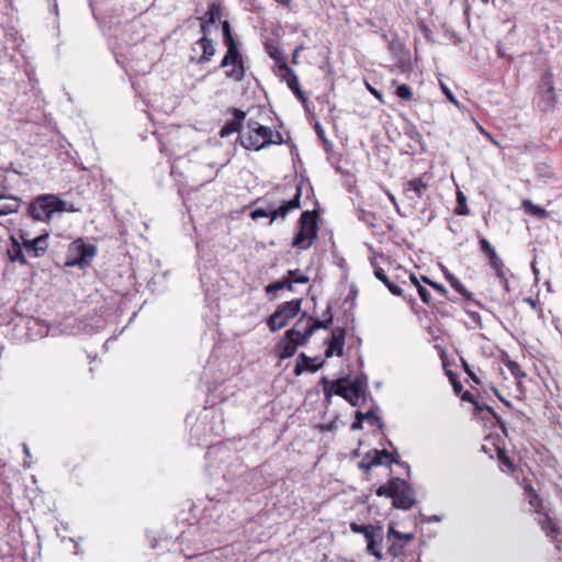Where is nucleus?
Here are the masks:
<instances>
[{
  "label": "nucleus",
  "instance_id": "nucleus-14",
  "mask_svg": "<svg viewBox=\"0 0 562 562\" xmlns=\"http://www.w3.org/2000/svg\"><path fill=\"white\" fill-rule=\"evenodd\" d=\"M428 189V183L424 181L423 177L414 178L407 181L404 186V195L407 200L417 203Z\"/></svg>",
  "mask_w": 562,
  "mask_h": 562
},
{
  "label": "nucleus",
  "instance_id": "nucleus-41",
  "mask_svg": "<svg viewBox=\"0 0 562 562\" xmlns=\"http://www.w3.org/2000/svg\"><path fill=\"white\" fill-rule=\"evenodd\" d=\"M440 88H441V91L443 92V94L447 97V99L456 106H459V102L456 99L454 94L443 82H440Z\"/></svg>",
  "mask_w": 562,
  "mask_h": 562
},
{
  "label": "nucleus",
  "instance_id": "nucleus-11",
  "mask_svg": "<svg viewBox=\"0 0 562 562\" xmlns=\"http://www.w3.org/2000/svg\"><path fill=\"white\" fill-rule=\"evenodd\" d=\"M321 383L323 385L325 401L326 403H330L333 394L345 398L352 382L349 378H341L335 381H329L326 376H324L322 378Z\"/></svg>",
  "mask_w": 562,
  "mask_h": 562
},
{
  "label": "nucleus",
  "instance_id": "nucleus-2",
  "mask_svg": "<svg viewBox=\"0 0 562 562\" xmlns=\"http://www.w3.org/2000/svg\"><path fill=\"white\" fill-rule=\"evenodd\" d=\"M222 32L223 41L227 47V52L223 57L220 67L225 68L232 65L233 68L226 71V77L234 81H241L245 77L244 61L237 43L232 34L231 24L228 21H224L222 23Z\"/></svg>",
  "mask_w": 562,
  "mask_h": 562
},
{
  "label": "nucleus",
  "instance_id": "nucleus-24",
  "mask_svg": "<svg viewBox=\"0 0 562 562\" xmlns=\"http://www.w3.org/2000/svg\"><path fill=\"white\" fill-rule=\"evenodd\" d=\"M20 205L21 200L19 198L0 195V216L18 212Z\"/></svg>",
  "mask_w": 562,
  "mask_h": 562
},
{
  "label": "nucleus",
  "instance_id": "nucleus-43",
  "mask_svg": "<svg viewBox=\"0 0 562 562\" xmlns=\"http://www.w3.org/2000/svg\"><path fill=\"white\" fill-rule=\"evenodd\" d=\"M359 218L371 228L375 226V224H374L375 216L370 212H362L361 215L359 216Z\"/></svg>",
  "mask_w": 562,
  "mask_h": 562
},
{
  "label": "nucleus",
  "instance_id": "nucleus-31",
  "mask_svg": "<svg viewBox=\"0 0 562 562\" xmlns=\"http://www.w3.org/2000/svg\"><path fill=\"white\" fill-rule=\"evenodd\" d=\"M457 202L458 206L456 207V213L459 215H468L469 207L467 205V198L461 191L457 193Z\"/></svg>",
  "mask_w": 562,
  "mask_h": 562
},
{
  "label": "nucleus",
  "instance_id": "nucleus-35",
  "mask_svg": "<svg viewBox=\"0 0 562 562\" xmlns=\"http://www.w3.org/2000/svg\"><path fill=\"white\" fill-rule=\"evenodd\" d=\"M278 69H279V75L282 77V79L286 82V86L289 85L290 82V72L292 75H296L294 72V70L292 68L289 67V65L286 64V61H282L279 66H278Z\"/></svg>",
  "mask_w": 562,
  "mask_h": 562
},
{
  "label": "nucleus",
  "instance_id": "nucleus-29",
  "mask_svg": "<svg viewBox=\"0 0 562 562\" xmlns=\"http://www.w3.org/2000/svg\"><path fill=\"white\" fill-rule=\"evenodd\" d=\"M206 15H207V21H205L204 19H201V24L202 23H205L206 24V27L209 26V24H214L221 16V9L218 5L216 4H211V7L209 8L207 12H206Z\"/></svg>",
  "mask_w": 562,
  "mask_h": 562
},
{
  "label": "nucleus",
  "instance_id": "nucleus-40",
  "mask_svg": "<svg viewBox=\"0 0 562 562\" xmlns=\"http://www.w3.org/2000/svg\"><path fill=\"white\" fill-rule=\"evenodd\" d=\"M373 525H358L356 522L350 524V530L355 533H362L363 536L369 533Z\"/></svg>",
  "mask_w": 562,
  "mask_h": 562
},
{
  "label": "nucleus",
  "instance_id": "nucleus-39",
  "mask_svg": "<svg viewBox=\"0 0 562 562\" xmlns=\"http://www.w3.org/2000/svg\"><path fill=\"white\" fill-rule=\"evenodd\" d=\"M366 420L371 425H376L379 428H383L382 419L374 413L373 409L366 413Z\"/></svg>",
  "mask_w": 562,
  "mask_h": 562
},
{
  "label": "nucleus",
  "instance_id": "nucleus-15",
  "mask_svg": "<svg viewBox=\"0 0 562 562\" xmlns=\"http://www.w3.org/2000/svg\"><path fill=\"white\" fill-rule=\"evenodd\" d=\"M296 273L297 271H289L288 277L278 280L277 282L268 284L266 286V292L269 294L283 289L292 290L294 283L305 284L308 282V278L305 276H300V279H293V276Z\"/></svg>",
  "mask_w": 562,
  "mask_h": 562
},
{
  "label": "nucleus",
  "instance_id": "nucleus-50",
  "mask_svg": "<svg viewBox=\"0 0 562 562\" xmlns=\"http://www.w3.org/2000/svg\"><path fill=\"white\" fill-rule=\"evenodd\" d=\"M386 195L391 203L394 205L396 212L400 213V206L397 204L396 198L390 191H386Z\"/></svg>",
  "mask_w": 562,
  "mask_h": 562
},
{
  "label": "nucleus",
  "instance_id": "nucleus-56",
  "mask_svg": "<svg viewBox=\"0 0 562 562\" xmlns=\"http://www.w3.org/2000/svg\"><path fill=\"white\" fill-rule=\"evenodd\" d=\"M356 419L357 420H360L361 423H363V420H366V413H362L360 411H357L356 412Z\"/></svg>",
  "mask_w": 562,
  "mask_h": 562
},
{
  "label": "nucleus",
  "instance_id": "nucleus-47",
  "mask_svg": "<svg viewBox=\"0 0 562 562\" xmlns=\"http://www.w3.org/2000/svg\"><path fill=\"white\" fill-rule=\"evenodd\" d=\"M479 244H480L481 251H482L483 254H487L491 249H493V248H494V247L490 244V241H488L486 238H484V237H482V238L480 239Z\"/></svg>",
  "mask_w": 562,
  "mask_h": 562
},
{
  "label": "nucleus",
  "instance_id": "nucleus-19",
  "mask_svg": "<svg viewBox=\"0 0 562 562\" xmlns=\"http://www.w3.org/2000/svg\"><path fill=\"white\" fill-rule=\"evenodd\" d=\"M232 112L234 114V119L226 122L225 125L220 131L221 137H226L233 133L239 132L243 122L246 117V113L239 109H232Z\"/></svg>",
  "mask_w": 562,
  "mask_h": 562
},
{
  "label": "nucleus",
  "instance_id": "nucleus-27",
  "mask_svg": "<svg viewBox=\"0 0 562 562\" xmlns=\"http://www.w3.org/2000/svg\"><path fill=\"white\" fill-rule=\"evenodd\" d=\"M290 82L288 85L289 89L293 91V93L302 101V103H306L307 99L304 92L301 90L299 78L296 75H292L290 72Z\"/></svg>",
  "mask_w": 562,
  "mask_h": 562
},
{
  "label": "nucleus",
  "instance_id": "nucleus-4",
  "mask_svg": "<svg viewBox=\"0 0 562 562\" xmlns=\"http://www.w3.org/2000/svg\"><path fill=\"white\" fill-rule=\"evenodd\" d=\"M300 229L293 238L292 246L299 249H307L317 237V215L315 212L305 211L301 214Z\"/></svg>",
  "mask_w": 562,
  "mask_h": 562
},
{
  "label": "nucleus",
  "instance_id": "nucleus-61",
  "mask_svg": "<svg viewBox=\"0 0 562 562\" xmlns=\"http://www.w3.org/2000/svg\"><path fill=\"white\" fill-rule=\"evenodd\" d=\"M445 276H446V279L449 281V283L451 284V279H457L452 273H450L449 271H445Z\"/></svg>",
  "mask_w": 562,
  "mask_h": 562
},
{
  "label": "nucleus",
  "instance_id": "nucleus-46",
  "mask_svg": "<svg viewBox=\"0 0 562 562\" xmlns=\"http://www.w3.org/2000/svg\"><path fill=\"white\" fill-rule=\"evenodd\" d=\"M417 292L424 303L428 304L430 302V293L426 288L418 285Z\"/></svg>",
  "mask_w": 562,
  "mask_h": 562
},
{
  "label": "nucleus",
  "instance_id": "nucleus-26",
  "mask_svg": "<svg viewBox=\"0 0 562 562\" xmlns=\"http://www.w3.org/2000/svg\"><path fill=\"white\" fill-rule=\"evenodd\" d=\"M526 498L529 505L535 509V513H542L546 507L543 506L541 497L531 485L525 486Z\"/></svg>",
  "mask_w": 562,
  "mask_h": 562
},
{
  "label": "nucleus",
  "instance_id": "nucleus-33",
  "mask_svg": "<svg viewBox=\"0 0 562 562\" xmlns=\"http://www.w3.org/2000/svg\"><path fill=\"white\" fill-rule=\"evenodd\" d=\"M266 49H267L268 55L278 64V66L282 61H285L282 53L280 52V49L277 46H274L272 44H267Z\"/></svg>",
  "mask_w": 562,
  "mask_h": 562
},
{
  "label": "nucleus",
  "instance_id": "nucleus-17",
  "mask_svg": "<svg viewBox=\"0 0 562 562\" xmlns=\"http://www.w3.org/2000/svg\"><path fill=\"white\" fill-rule=\"evenodd\" d=\"M202 37L196 42V45L202 49V55L199 57V64L209 63L212 57L215 55V47L213 45L212 40L209 38L206 32V24H201Z\"/></svg>",
  "mask_w": 562,
  "mask_h": 562
},
{
  "label": "nucleus",
  "instance_id": "nucleus-44",
  "mask_svg": "<svg viewBox=\"0 0 562 562\" xmlns=\"http://www.w3.org/2000/svg\"><path fill=\"white\" fill-rule=\"evenodd\" d=\"M370 458H371V453H367L358 464L359 468L366 472L370 471L373 468V464H371Z\"/></svg>",
  "mask_w": 562,
  "mask_h": 562
},
{
  "label": "nucleus",
  "instance_id": "nucleus-64",
  "mask_svg": "<svg viewBox=\"0 0 562 562\" xmlns=\"http://www.w3.org/2000/svg\"><path fill=\"white\" fill-rule=\"evenodd\" d=\"M324 428L326 430H334V429H336V426L333 423H330L329 425L325 426Z\"/></svg>",
  "mask_w": 562,
  "mask_h": 562
},
{
  "label": "nucleus",
  "instance_id": "nucleus-23",
  "mask_svg": "<svg viewBox=\"0 0 562 562\" xmlns=\"http://www.w3.org/2000/svg\"><path fill=\"white\" fill-rule=\"evenodd\" d=\"M345 400L352 406H358L360 401L364 400V390L358 379L352 381Z\"/></svg>",
  "mask_w": 562,
  "mask_h": 562
},
{
  "label": "nucleus",
  "instance_id": "nucleus-48",
  "mask_svg": "<svg viewBox=\"0 0 562 562\" xmlns=\"http://www.w3.org/2000/svg\"><path fill=\"white\" fill-rule=\"evenodd\" d=\"M496 278L498 279L499 281V284L506 290V291H509V286H508V280L505 276V272L504 270L501 271V274H496Z\"/></svg>",
  "mask_w": 562,
  "mask_h": 562
},
{
  "label": "nucleus",
  "instance_id": "nucleus-60",
  "mask_svg": "<svg viewBox=\"0 0 562 562\" xmlns=\"http://www.w3.org/2000/svg\"><path fill=\"white\" fill-rule=\"evenodd\" d=\"M372 94H374L379 100H382V93L376 89L370 88Z\"/></svg>",
  "mask_w": 562,
  "mask_h": 562
},
{
  "label": "nucleus",
  "instance_id": "nucleus-8",
  "mask_svg": "<svg viewBox=\"0 0 562 562\" xmlns=\"http://www.w3.org/2000/svg\"><path fill=\"white\" fill-rule=\"evenodd\" d=\"M95 254L97 248L94 245L85 244L82 240L78 239L74 241L69 248L66 266L80 268L87 267Z\"/></svg>",
  "mask_w": 562,
  "mask_h": 562
},
{
  "label": "nucleus",
  "instance_id": "nucleus-49",
  "mask_svg": "<svg viewBox=\"0 0 562 562\" xmlns=\"http://www.w3.org/2000/svg\"><path fill=\"white\" fill-rule=\"evenodd\" d=\"M430 286L434 288L436 291H438L442 295L447 294V289L442 284L434 282V283H430Z\"/></svg>",
  "mask_w": 562,
  "mask_h": 562
},
{
  "label": "nucleus",
  "instance_id": "nucleus-25",
  "mask_svg": "<svg viewBox=\"0 0 562 562\" xmlns=\"http://www.w3.org/2000/svg\"><path fill=\"white\" fill-rule=\"evenodd\" d=\"M11 241H12V246L11 248L8 250V256H9V259L12 261V262H19L23 266L27 265V260L23 254V250H22V247H21V244L20 241L18 240V238L15 237H11Z\"/></svg>",
  "mask_w": 562,
  "mask_h": 562
},
{
  "label": "nucleus",
  "instance_id": "nucleus-59",
  "mask_svg": "<svg viewBox=\"0 0 562 562\" xmlns=\"http://www.w3.org/2000/svg\"><path fill=\"white\" fill-rule=\"evenodd\" d=\"M409 279H411L412 283H413L416 288H418V285H420V283H419V281H418L417 277H416L414 273H412V274H411Z\"/></svg>",
  "mask_w": 562,
  "mask_h": 562
},
{
  "label": "nucleus",
  "instance_id": "nucleus-58",
  "mask_svg": "<svg viewBox=\"0 0 562 562\" xmlns=\"http://www.w3.org/2000/svg\"><path fill=\"white\" fill-rule=\"evenodd\" d=\"M351 428L353 430H358V429H361L362 428V423L360 420H355L353 424L351 425Z\"/></svg>",
  "mask_w": 562,
  "mask_h": 562
},
{
  "label": "nucleus",
  "instance_id": "nucleus-20",
  "mask_svg": "<svg viewBox=\"0 0 562 562\" xmlns=\"http://www.w3.org/2000/svg\"><path fill=\"white\" fill-rule=\"evenodd\" d=\"M331 322V316L326 321L310 317L307 324L304 327L302 326V341L306 342L316 329H327Z\"/></svg>",
  "mask_w": 562,
  "mask_h": 562
},
{
  "label": "nucleus",
  "instance_id": "nucleus-37",
  "mask_svg": "<svg viewBox=\"0 0 562 562\" xmlns=\"http://www.w3.org/2000/svg\"><path fill=\"white\" fill-rule=\"evenodd\" d=\"M487 261L491 268L495 271V274H501L504 265L498 255L496 254L495 256H492V258H490Z\"/></svg>",
  "mask_w": 562,
  "mask_h": 562
},
{
  "label": "nucleus",
  "instance_id": "nucleus-30",
  "mask_svg": "<svg viewBox=\"0 0 562 562\" xmlns=\"http://www.w3.org/2000/svg\"><path fill=\"white\" fill-rule=\"evenodd\" d=\"M394 486V479H391L387 484L380 485L376 488V495L392 498L395 491Z\"/></svg>",
  "mask_w": 562,
  "mask_h": 562
},
{
  "label": "nucleus",
  "instance_id": "nucleus-55",
  "mask_svg": "<svg viewBox=\"0 0 562 562\" xmlns=\"http://www.w3.org/2000/svg\"><path fill=\"white\" fill-rule=\"evenodd\" d=\"M274 1L278 2L280 5L285 7V8H290L291 3H292V0H274Z\"/></svg>",
  "mask_w": 562,
  "mask_h": 562
},
{
  "label": "nucleus",
  "instance_id": "nucleus-62",
  "mask_svg": "<svg viewBox=\"0 0 562 562\" xmlns=\"http://www.w3.org/2000/svg\"><path fill=\"white\" fill-rule=\"evenodd\" d=\"M484 255H485V257H486V258H487V260H488L490 258H492V256H495V255H496V251H495V249L493 248V249H491L487 254H484Z\"/></svg>",
  "mask_w": 562,
  "mask_h": 562
},
{
  "label": "nucleus",
  "instance_id": "nucleus-54",
  "mask_svg": "<svg viewBox=\"0 0 562 562\" xmlns=\"http://www.w3.org/2000/svg\"><path fill=\"white\" fill-rule=\"evenodd\" d=\"M390 50H397L402 48V44L400 42H391L389 45Z\"/></svg>",
  "mask_w": 562,
  "mask_h": 562
},
{
  "label": "nucleus",
  "instance_id": "nucleus-13",
  "mask_svg": "<svg viewBox=\"0 0 562 562\" xmlns=\"http://www.w3.org/2000/svg\"><path fill=\"white\" fill-rule=\"evenodd\" d=\"M346 338V329L336 327L331 331L330 339L326 340L328 347L325 351V357L330 358L334 355L341 357L344 355V346Z\"/></svg>",
  "mask_w": 562,
  "mask_h": 562
},
{
  "label": "nucleus",
  "instance_id": "nucleus-5",
  "mask_svg": "<svg viewBox=\"0 0 562 562\" xmlns=\"http://www.w3.org/2000/svg\"><path fill=\"white\" fill-rule=\"evenodd\" d=\"M301 187L296 186L294 196L289 201H283L278 207L269 204L267 207H257L251 213L252 220L270 216L269 224H272L277 218H285L290 211L296 210L301 205Z\"/></svg>",
  "mask_w": 562,
  "mask_h": 562
},
{
  "label": "nucleus",
  "instance_id": "nucleus-21",
  "mask_svg": "<svg viewBox=\"0 0 562 562\" xmlns=\"http://www.w3.org/2000/svg\"><path fill=\"white\" fill-rule=\"evenodd\" d=\"M371 265L373 267L375 278L380 280L393 295L401 296L402 289L389 279L385 271L378 266L375 259L371 260Z\"/></svg>",
  "mask_w": 562,
  "mask_h": 562
},
{
  "label": "nucleus",
  "instance_id": "nucleus-38",
  "mask_svg": "<svg viewBox=\"0 0 562 562\" xmlns=\"http://www.w3.org/2000/svg\"><path fill=\"white\" fill-rule=\"evenodd\" d=\"M389 536H393L394 538H396L398 540H405V541H409L414 538L413 533H403V532L395 530L393 525H390V527H389Z\"/></svg>",
  "mask_w": 562,
  "mask_h": 562
},
{
  "label": "nucleus",
  "instance_id": "nucleus-9",
  "mask_svg": "<svg viewBox=\"0 0 562 562\" xmlns=\"http://www.w3.org/2000/svg\"><path fill=\"white\" fill-rule=\"evenodd\" d=\"M557 102L558 95L554 90L553 75L548 71L541 79L537 106L541 111L547 112L551 111L555 106Z\"/></svg>",
  "mask_w": 562,
  "mask_h": 562
},
{
  "label": "nucleus",
  "instance_id": "nucleus-32",
  "mask_svg": "<svg viewBox=\"0 0 562 562\" xmlns=\"http://www.w3.org/2000/svg\"><path fill=\"white\" fill-rule=\"evenodd\" d=\"M506 366L518 382H520L526 376L525 372L521 370L517 362L509 360Z\"/></svg>",
  "mask_w": 562,
  "mask_h": 562
},
{
  "label": "nucleus",
  "instance_id": "nucleus-6",
  "mask_svg": "<svg viewBox=\"0 0 562 562\" xmlns=\"http://www.w3.org/2000/svg\"><path fill=\"white\" fill-rule=\"evenodd\" d=\"M301 304V299L280 304L267 321L269 329L274 333L285 327L289 321L300 313Z\"/></svg>",
  "mask_w": 562,
  "mask_h": 562
},
{
  "label": "nucleus",
  "instance_id": "nucleus-3",
  "mask_svg": "<svg viewBox=\"0 0 562 562\" xmlns=\"http://www.w3.org/2000/svg\"><path fill=\"white\" fill-rule=\"evenodd\" d=\"M66 202L54 194L37 196L29 206V214L36 221H48L56 212L66 210Z\"/></svg>",
  "mask_w": 562,
  "mask_h": 562
},
{
  "label": "nucleus",
  "instance_id": "nucleus-42",
  "mask_svg": "<svg viewBox=\"0 0 562 562\" xmlns=\"http://www.w3.org/2000/svg\"><path fill=\"white\" fill-rule=\"evenodd\" d=\"M381 458L383 460V464L391 465L392 463H397V460L394 458V456L389 452L387 450H380Z\"/></svg>",
  "mask_w": 562,
  "mask_h": 562
},
{
  "label": "nucleus",
  "instance_id": "nucleus-45",
  "mask_svg": "<svg viewBox=\"0 0 562 562\" xmlns=\"http://www.w3.org/2000/svg\"><path fill=\"white\" fill-rule=\"evenodd\" d=\"M369 453H371L370 460H371V464H373V467L383 464V460L381 458L380 450H372Z\"/></svg>",
  "mask_w": 562,
  "mask_h": 562
},
{
  "label": "nucleus",
  "instance_id": "nucleus-57",
  "mask_svg": "<svg viewBox=\"0 0 562 562\" xmlns=\"http://www.w3.org/2000/svg\"><path fill=\"white\" fill-rule=\"evenodd\" d=\"M462 400H463V401L471 402V403H474L473 396H472L469 392H464V393H463V395H462Z\"/></svg>",
  "mask_w": 562,
  "mask_h": 562
},
{
  "label": "nucleus",
  "instance_id": "nucleus-36",
  "mask_svg": "<svg viewBox=\"0 0 562 562\" xmlns=\"http://www.w3.org/2000/svg\"><path fill=\"white\" fill-rule=\"evenodd\" d=\"M395 94L403 100H411L413 97L412 89L405 83L400 85L396 88Z\"/></svg>",
  "mask_w": 562,
  "mask_h": 562
},
{
  "label": "nucleus",
  "instance_id": "nucleus-1",
  "mask_svg": "<svg viewBox=\"0 0 562 562\" xmlns=\"http://www.w3.org/2000/svg\"><path fill=\"white\" fill-rule=\"evenodd\" d=\"M240 143L245 149L258 151L270 145H281L284 139L280 132L249 120L247 133L240 135Z\"/></svg>",
  "mask_w": 562,
  "mask_h": 562
},
{
  "label": "nucleus",
  "instance_id": "nucleus-7",
  "mask_svg": "<svg viewBox=\"0 0 562 562\" xmlns=\"http://www.w3.org/2000/svg\"><path fill=\"white\" fill-rule=\"evenodd\" d=\"M305 317L306 313H303L295 325L285 331L284 337L278 344L280 359L291 358L296 352L297 347L304 344L302 341V324Z\"/></svg>",
  "mask_w": 562,
  "mask_h": 562
},
{
  "label": "nucleus",
  "instance_id": "nucleus-28",
  "mask_svg": "<svg viewBox=\"0 0 562 562\" xmlns=\"http://www.w3.org/2000/svg\"><path fill=\"white\" fill-rule=\"evenodd\" d=\"M522 205L526 209V211L532 215H536L540 218H543L547 216V211L544 209H542L541 206L533 204L530 200H525L522 202Z\"/></svg>",
  "mask_w": 562,
  "mask_h": 562
},
{
  "label": "nucleus",
  "instance_id": "nucleus-34",
  "mask_svg": "<svg viewBox=\"0 0 562 562\" xmlns=\"http://www.w3.org/2000/svg\"><path fill=\"white\" fill-rule=\"evenodd\" d=\"M458 293L463 295L465 299L471 300L472 293L467 290V288L459 281V279H451L450 284Z\"/></svg>",
  "mask_w": 562,
  "mask_h": 562
},
{
  "label": "nucleus",
  "instance_id": "nucleus-51",
  "mask_svg": "<svg viewBox=\"0 0 562 562\" xmlns=\"http://www.w3.org/2000/svg\"><path fill=\"white\" fill-rule=\"evenodd\" d=\"M389 552L391 554H393L394 557L398 555L401 552H402V547H398V546H395V544H392L390 548H389Z\"/></svg>",
  "mask_w": 562,
  "mask_h": 562
},
{
  "label": "nucleus",
  "instance_id": "nucleus-63",
  "mask_svg": "<svg viewBox=\"0 0 562 562\" xmlns=\"http://www.w3.org/2000/svg\"><path fill=\"white\" fill-rule=\"evenodd\" d=\"M496 395L498 396V398L508 407H510V402L504 400L501 395H498L497 391H495Z\"/></svg>",
  "mask_w": 562,
  "mask_h": 562
},
{
  "label": "nucleus",
  "instance_id": "nucleus-10",
  "mask_svg": "<svg viewBox=\"0 0 562 562\" xmlns=\"http://www.w3.org/2000/svg\"><path fill=\"white\" fill-rule=\"evenodd\" d=\"M393 506L400 509H409L416 503L412 486L400 477H394Z\"/></svg>",
  "mask_w": 562,
  "mask_h": 562
},
{
  "label": "nucleus",
  "instance_id": "nucleus-18",
  "mask_svg": "<svg viewBox=\"0 0 562 562\" xmlns=\"http://www.w3.org/2000/svg\"><path fill=\"white\" fill-rule=\"evenodd\" d=\"M537 514L539 516L537 518V522L541 530L547 535V537L555 539L561 533V530L557 522L550 517L549 512L543 509L542 513Z\"/></svg>",
  "mask_w": 562,
  "mask_h": 562
},
{
  "label": "nucleus",
  "instance_id": "nucleus-52",
  "mask_svg": "<svg viewBox=\"0 0 562 562\" xmlns=\"http://www.w3.org/2000/svg\"><path fill=\"white\" fill-rule=\"evenodd\" d=\"M315 130H316V133H317L318 137L321 139H323L324 142H326L324 130H323V127L318 123H316Z\"/></svg>",
  "mask_w": 562,
  "mask_h": 562
},
{
  "label": "nucleus",
  "instance_id": "nucleus-22",
  "mask_svg": "<svg viewBox=\"0 0 562 562\" xmlns=\"http://www.w3.org/2000/svg\"><path fill=\"white\" fill-rule=\"evenodd\" d=\"M300 359H301V362H297L294 368V373L296 375H300L304 370L311 371V372H316L324 364V361H321L317 364H314V361H316L317 358H310L305 353H301Z\"/></svg>",
  "mask_w": 562,
  "mask_h": 562
},
{
  "label": "nucleus",
  "instance_id": "nucleus-53",
  "mask_svg": "<svg viewBox=\"0 0 562 562\" xmlns=\"http://www.w3.org/2000/svg\"><path fill=\"white\" fill-rule=\"evenodd\" d=\"M302 49H303V47H302V46L296 47V48L294 49L293 55H292V63H293V64H297V57H299V55H300V53H301V50H302Z\"/></svg>",
  "mask_w": 562,
  "mask_h": 562
},
{
  "label": "nucleus",
  "instance_id": "nucleus-16",
  "mask_svg": "<svg viewBox=\"0 0 562 562\" xmlns=\"http://www.w3.org/2000/svg\"><path fill=\"white\" fill-rule=\"evenodd\" d=\"M367 541V551L379 560L382 559V553L379 549V544L383 540V529L380 526H373L369 533L364 535Z\"/></svg>",
  "mask_w": 562,
  "mask_h": 562
},
{
  "label": "nucleus",
  "instance_id": "nucleus-12",
  "mask_svg": "<svg viewBox=\"0 0 562 562\" xmlns=\"http://www.w3.org/2000/svg\"><path fill=\"white\" fill-rule=\"evenodd\" d=\"M20 238L24 249L35 258L42 257L48 248V234H42L30 239L25 234L21 233Z\"/></svg>",
  "mask_w": 562,
  "mask_h": 562
}]
</instances>
